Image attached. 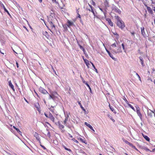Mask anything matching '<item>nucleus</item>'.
Listing matches in <instances>:
<instances>
[{"instance_id": "473e14b6", "label": "nucleus", "mask_w": 155, "mask_h": 155, "mask_svg": "<svg viewBox=\"0 0 155 155\" xmlns=\"http://www.w3.org/2000/svg\"><path fill=\"white\" fill-rule=\"evenodd\" d=\"M67 26V25H63V28L64 29V30L66 31L68 30Z\"/></svg>"}, {"instance_id": "58836bf2", "label": "nucleus", "mask_w": 155, "mask_h": 155, "mask_svg": "<svg viewBox=\"0 0 155 155\" xmlns=\"http://www.w3.org/2000/svg\"><path fill=\"white\" fill-rule=\"evenodd\" d=\"M111 46L114 47H116L117 46L116 43H114Z\"/></svg>"}, {"instance_id": "bb28decb", "label": "nucleus", "mask_w": 155, "mask_h": 155, "mask_svg": "<svg viewBox=\"0 0 155 155\" xmlns=\"http://www.w3.org/2000/svg\"><path fill=\"white\" fill-rule=\"evenodd\" d=\"M58 123H59V128L61 130H62V129H63L64 128V125H63L61 124H60V122L59 121H58Z\"/></svg>"}, {"instance_id": "aec40b11", "label": "nucleus", "mask_w": 155, "mask_h": 155, "mask_svg": "<svg viewBox=\"0 0 155 155\" xmlns=\"http://www.w3.org/2000/svg\"><path fill=\"white\" fill-rule=\"evenodd\" d=\"M140 61L141 62V64L143 66H144L143 63V58L141 57H139Z\"/></svg>"}, {"instance_id": "412c9836", "label": "nucleus", "mask_w": 155, "mask_h": 155, "mask_svg": "<svg viewBox=\"0 0 155 155\" xmlns=\"http://www.w3.org/2000/svg\"><path fill=\"white\" fill-rule=\"evenodd\" d=\"M43 34L45 36L46 38H48L49 35L48 34V33L47 31L43 32Z\"/></svg>"}, {"instance_id": "4be33fe9", "label": "nucleus", "mask_w": 155, "mask_h": 155, "mask_svg": "<svg viewBox=\"0 0 155 155\" xmlns=\"http://www.w3.org/2000/svg\"><path fill=\"white\" fill-rule=\"evenodd\" d=\"M78 45H79L80 48L82 50V51H83L84 53L85 54V52H86V51H85V49L80 44H78Z\"/></svg>"}, {"instance_id": "49530a36", "label": "nucleus", "mask_w": 155, "mask_h": 155, "mask_svg": "<svg viewBox=\"0 0 155 155\" xmlns=\"http://www.w3.org/2000/svg\"><path fill=\"white\" fill-rule=\"evenodd\" d=\"M41 146L43 148V149L44 150H46V148H45V147L44 146L41 145Z\"/></svg>"}, {"instance_id": "f257e3e1", "label": "nucleus", "mask_w": 155, "mask_h": 155, "mask_svg": "<svg viewBox=\"0 0 155 155\" xmlns=\"http://www.w3.org/2000/svg\"><path fill=\"white\" fill-rule=\"evenodd\" d=\"M115 19L117 20L116 23L117 25L121 29L125 27V24L121 18L118 16H115Z\"/></svg>"}, {"instance_id": "a878e982", "label": "nucleus", "mask_w": 155, "mask_h": 155, "mask_svg": "<svg viewBox=\"0 0 155 155\" xmlns=\"http://www.w3.org/2000/svg\"><path fill=\"white\" fill-rule=\"evenodd\" d=\"M143 136L145 139L147 141H150V138L147 136L143 135Z\"/></svg>"}, {"instance_id": "39448f33", "label": "nucleus", "mask_w": 155, "mask_h": 155, "mask_svg": "<svg viewBox=\"0 0 155 155\" xmlns=\"http://www.w3.org/2000/svg\"><path fill=\"white\" fill-rule=\"evenodd\" d=\"M80 77L81 78L82 80V81H83V83L84 84H85L89 88V90H90V92L91 93H92V90H91V87H90L89 85L87 84V82H86V81H85L84 78L81 77V75L80 76Z\"/></svg>"}, {"instance_id": "774afa93", "label": "nucleus", "mask_w": 155, "mask_h": 155, "mask_svg": "<svg viewBox=\"0 0 155 155\" xmlns=\"http://www.w3.org/2000/svg\"><path fill=\"white\" fill-rule=\"evenodd\" d=\"M49 110L51 111L52 112H53V110H52V109H51V108H49Z\"/></svg>"}, {"instance_id": "c03bdc74", "label": "nucleus", "mask_w": 155, "mask_h": 155, "mask_svg": "<svg viewBox=\"0 0 155 155\" xmlns=\"http://www.w3.org/2000/svg\"><path fill=\"white\" fill-rule=\"evenodd\" d=\"M90 63H91L92 64V66H93V67L94 68V69H95V66H94V64H93V63H92V62H90Z\"/></svg>"}, {"instance_id": "864d4df0", "label": "nucleus", "mask_w": 155, "mask_h": 155, "mask_svg": "<svg viewBox=\"0 0 155 155\" xmlns=\"http://www.w3.org/2000/svg\"><path fill=\"white\" fill-rule=\"evenodd\" d=\"M74 141L78 143H79V142L76 140H74Z\"/></svg>"}, {"instance_id": "bf43d9fd", "label": "nucleus", "mask_w": 155, "mask_h": 155, "mask_svg": "<svg viewBox=\"0 0 155 155\" xmlns=\"http://www.w3.org/2000/svg\"><path fill=\"white\" fill-rule=\"evenodd\" d=\"M78 14V17L79 18H81V16H80V14Z\"/></svg>"}, {"instance_id": "0e129e2a", "label": "nucleus", "mask_w": 155, "mask_h": 155, "mask_svg": "<svg viewBox=\"0 0 155 155\" xmlns=\"http://www.w3.org/2000/svg\"><path fill=\"white\" fill-rule=\"evenodd\" d=\"M108 5V3H107V2L106 4V6H107V7H108L109 6Z\"/></svg>"}, {"instance_id": "dca6fc26", "label": "nucleus", "mask_w": 155, "mask_h": 155, "mask_svg": "<svg viewBox=\"0 0 155 155\" xmlns=\"http://www.w3.org/2000/svg\"><path fill=\"white\" fill-rule=\"evenodd\" d=\"M67 23V26L68 27H70V26H72L74 25V23L73 22H71L68 20V21Z\"/></svg>"}, {"instance_id": "a211bd4d", "label": "nucleus", "mask_w": 155, "mask_h": 155, "mask_svg": "<svg viewBox=\"0 0 155 155\" xmlns=\"http://www.w3.org/2000/svg\"><path fill=\"white\" fill-rule=\"evenodd\" d=\"M109 107L110 108V110L113 112L115 114H116V113H117L115 111V110L114 107L112 106H110V104H109Z\"/></svg>"}, {"instance_id": "393cba45", "label": "nucleus", "mask_w": 155, "mask_h": 155, "mask_svg": "<svg viewBox=\"0 0 155 155\" xmlns=\"http://www.w3.org/2000/svg\"><path fill=\"white\" fill-rule=\"evenodd\" d=\"M2 6L3 8L4 9V11L6 12L7 14L9 15H10V14L8 12V11L7 10L6 8H5V6L3 4H2Z\"/></svg>"}, {"instance_id": "6ab92c4d", "label": "nucleus", "mask_w": 155, "mask_h": 155, "mask_svg": "<svg viewBox=\"0 0 155 155\" xmlns=\"http://www.w3.org/2000/svg\"><path fill=\"white\" fill-rule=\"evenodd\" d=\"M34 136L35 137L36 139L39 141L40 140V138H39V136L37 133H35L34 134Z\"/></svg>"}, {"instance_id": "0eeeda50", "label": "nucleus", "mask_w": 155, "mask_h": 155, "mask_svg": "<svg viewBox=\"0 0 155 155\" xmlns=\"http://www.w3.org/2000/svg\"><path fill=\"white\" fill-rule=\"evenodd\" d=\"M49 99H52L53 100H54L55 98H58V96L56 95H54L52 94H49Z\"/></svg>"}, {"instance_id": "69168bd1", "label": "nucleus", "mask_w": 155, "mask_h": 155, "mask_svg": "<svg viewBox=\"0 0 155 155\" xmlns=\"http://www.w3.org/2000/svg\"><path fill=\"white\" fill-rule=\"evenodd\" d=\"M138 78H139V80L140 81V80H141V78H140V76H138Z\"/></svg>"}, {"instance_id": "ea45409f", "label": "nucleus", "mask_w": 155, "mask_h": 155, "mask_svg": "<svg viewBox=\"0 0 155 155\" xmlns=\"http://www.w3.org/2000/svg\"><path fill=\"white\" fill-rule=\"evenodd\" d=\"M52 94H53L54 95H56L57 96V95H58V93H57V92H53Z\"/></svg>"}, {"instance_id": "20e7f679", "label": "nucleus", "mask_w": 155, "mask_h": 155, "mask_svg": "<svg viewBox=\"0 0 155 155\" xmlns=\"http://www.w3.org/2000/svg\"><path fill=\"white\" fill-rule=\"evenodd\" d=\"M39 91L40 92L43 94H48V93L46 90L41 87L39 88Z\"/></svg>"}, {"instance_id": "338daca9", "label": "nucleus", "mask_w": 155, "mask_h": 155, "mask_svg": "<svg viewBox=\"0 0 155 155\" xmlns=\"http://www.w3.org/2000/svg\"><path fill=\"white\" fill-rule=\"evenodd\" d=\"M52 1H53V2H56V3H57V1H56V0H52Z\"/></svg>"}, {"instance_id": "cd10ccee", "label": "nucleus", "mask_w": 155, "mask_h": 155, "mask_svg": "<svg viewBox=\"0 0 155 155\" xmlns=\"http://www.w3.org/2000/svg\"><path fill=\"white\" fill-rule=\"evenodd\" d=\"M13 128L16 130L17 131V132L19 134H20L21 133V132L20 131L19 129L15 127V126H13Z\"/></svg>"}, {"instance_id": "6e6d98bb", "label": "nucleus", "mask_w": 155, "mask_h": 155, "mask_svg": "<svg viewBox=\"0 0 155 155\" xmlns=\"http://www.w3.org/2000/svg\"><path fill=\"white\" fill-rule=\"evenodd\" d=\"M69 136L71 138H72L73 137V136L70 134H69Z\"/></svg>"}, {"instance_id": "f8f14e48", "label": "nucleus", "mask_w": 155, "mask_h": 155, "mask_svg": "<svg viewBox=\"0 0 155 155\" xmlns=\"http://www.w3.org/2000/svg\"><path fill=\"white\" fill-rule=\"evenodd\" d=\"M106 18V21L108 22L109 25L111 26H113V24L112 22L111 19L109 18Z\"/></svg>"}, {"instance_id": "13d9d810", "label": "nucleus", "mask_w": 155, "mask_h": 155, "mask_svg": "<svg viewBox=\"0 0 155 155\" xmlns=\"http://www.w3.org/2000/svg\"><path fill=\"white\" fill-rule=\"evenodd\" d=\"M52 69H53V71H54V72L55 73V74L56 75H57V74H56V72L55 71V70H54V69H53V68H52Z\"/></svg>"}, {"instance_id": "5701e85b", "label": "nucleus", "mask_w": 155, "mask_h": 155, "mask_svg": "<svg viewBox=\"0 0 155 155\" xmlns=\"http://www.w3.org/2000/svg\"><path fill=\"white\" fill-rule=\"evenodd\" d=\"M84 60L85 64L87 66L88 68H89L88 65H90L89 61L87 59H84Z\"/></svg>"}, {"instance_id": "f3484780", "label": "nucleus", "mask_w": 155, "mask_h": 155, "mask_svg": "<svg viewBox=\"0 0 155 155\" xmlns=\"http://www.w3.org/2000/svg\"><path fill=\"white\" fill-rule=\"evenodd\" d=\"M49 23L51 27L52 28V29L53 28H55V25L53 24V23L51 21H49Z\"/></svg>"}, {"instance_id": "a18cd8bd", "label": "nucleus", "mask_w": 155, "mask_h": 155, "mask_svg": "<svg viewBox=\"0 0 155 155\" xmlns=\"http://www.w3.org/2000/svg\"><path fill=\"white\" fill-rule=\"evenodd\" d=\"M121 45L122 47V48H123V49H124V50L125 49V48H124V45L123 43L122 44V45Z\"/></svg>"}, {"instance_id": "f704fd0d", "label": "nucleus", "mask_w": 155, "mask_h": 155, "mask_svg": "<svg viewBox=\"0 0 155 155\" xmlns=\"http://www.w3.org/2000/svg\"><path fill=\"white\" fill-rule=\"evenodd\" d=\"M144 149L146 151H150L151 152V151H150V150H149V149L147 147H144Z\"/></svg>"}, {"instance_id": "37998d69", "label": "nucleus", "mask_w": 155, "mask_h": 155, "mask_svg": "<svg viewBox=\"0 0 155 155\" xmlns=\"http://www.w3.org/2000/svg\"><path fill=\"white\" fill-rule=\"evenodd\" d=\"M127 144H128L129 143H130L128 141H127V140H124V141Z\"/></svg>"}, {"instance_id": "7ed1b4c3", "label": "nucleus", "mask_w": 155, "mask_h": 155, "mask_svg": "<svg viewBox=\"0 0 155 155\" xmlns=\"http://www.w3.org/2000/svg\"><path fill=\"white\" fill-rule=\"evenodd\" d=\"M137 113L138 115L140 117V119H142V115L140 113V108L138 106H136Z\"/></svg>"}, {"instance_id": "052dcab7", "label": "nucleus", "mask_w": 155, "mask_h": 155, "mask_svg": "<svg viewBox=\"0 0 155 155\" xmlns=\"http://www.w3.org/2000/svg\"><path fill=\"white\" fill-rule=\"evenodd\" d=\"M131 33V34H132V35H134V32Z\"/></svg>"}, {"instance_id": "a19ab883", "label": "nucleus", "mask_w": 155, "mask_h": 155, "mask_svg": "<svg viewBox=\"0 0 155 155\" xmlns=\"http://www.w3.org/2000/svg\"><path fill=\"white\" fill-rule=\"evenodd\" d=\"M113 51H114V52L115 54L117 53L120 52H121V51H117V52L115 50H113Z\"/></svg>"}, {"instance_id": "de8ad7c7", "label": "nucleus", "mask_w": 155, "mask_h": 155, "mask_svg": "<svg viewBox=\"0 0 155 155\" xmlns=\"http://www.w3.org/2000/svg\"><path fill=\"white\" fill-rule=\"evenodd\" d=\"M44 115L47 117L48 118V115L46 113H44Z\"/></svg>"}, {"instance_id": "e433bc0d", "label": "nucleus", "mask_w": 155, "mask_h": 155, "mask_svg": "<svg viewBox=\"0 0 155 155\" xmlns=\"http://www.w3.org/2000/svg\"><path fill=\"white\" fill-rule=\"evenodd\" d=\"M65 119L68 120V118L69 117V115L68 114H67L65 115Z\"/></svg>"}, {"instance_id": "c756f323", "label": "nucleus", "mask_w": 155, "mask_h": 155, "mask_svg": "<svg viewBox=\"0 0 155 155\" xmlns=\"http://www.w3.org/2000/svg\"><path fill=\"white\" fill-rule=\"evenodd\" d=\"M152 113H153L151 111H150V112L148 111L147 112L148 115L151 117L152 116Z\"/></svg>"}, {"instance_id": "7c9ffc66", "label": "nucleus", "mask_w": 155, "mask_h": 155, "mask_svg": "<svg viewBox=\"0 0 155 155\" xmlns=\"http://www.w3.org/2000/svg\"><path fill=\"white\" fill-rule=\"evenodd\" d=\"M78 104L80 106L81 108L84 111H85V110L84 109V108L82 107L81 104L80 102H78Z\"/></svg>"}, {"instance_id": "9b49d317", "label": "nucleus", "mask_w": 155, "mask_h": 155, "mask_svg": "<svg viewBox=\"0 0 155 155\" xmlns=\"http://www.w3.org/2000/svg\"><path fill=\"white\" fill-rule=\"evenodd\" d=\"M99 8L100 9L101 11L103 13L104 15V18H106V16L105 15H106V12H107L106 10L105 9H103V8H101L100 7H99Z\"/></svg>"}, {"instance_id": "5fc2aeb1", "label": "nucleus", "mask_w": 155, "mask_h": 155, "mask_svg": "<svg viewBox=\"0 0 155 155\" xmlns=\"http://www.w3.org/2000/svg\"><path fill=\"white\" fill-rule=\"evenodd\" d=\"M80 22L83 25L82 21L81 20V19H80Z\"/></svg>"}, {"instance_id": "2eb2a0df", "label": "nucleus", "mask_w": 155, "mask_h": 155, "mask_svg": "<svg viewBox=\"0 0 155 155\" xmlns=\"http://www.w3.org/2000/svg\"><path fill=\"white\" fill-rule=\"evenodd\" d=\"M8 83L9 86L12 89V90L14 91H15V90L14 88V86L12 84V82H11V81H9L8 82Z\"/></svg>"}, {"instance_id": "1a4fd4ad", "label": "nucleus", "mask_w": 155, "mask_h": 155, "mask_svg": "<svg viewBox=\"0 0 155 155\" xmlns=\"http://www.w3.org/2000/svg\"><path fill=\"white\" fill-rule=\"evenodd\" d=\"M106 49V51H107V53H108V55H109V56L113 59L114 60H115L116 59L115 58H114L113 57V55L110 52V51H109L107 49Z\"/></svg>"}, {"instance_id": "4468645a", "label": "nucleus", "mask_w": 155, "mask_h": 155, "mask_svg": "<svg viewBox=\"0 0 155 155\" xmlns=\"http://www.w3.org/2000/svg\"><path fill=\"white\" fill-rule=\"evenodd\" d=\"M147 9L149 13L151 14H153V10L150 7L147 6Z\"/></svg>"}, {"instance_id": "3c124183", "label": "nucleus", "mask_w": 155, "mask_h": 155, "mask_svg": "<svg viewBox=\"0 0 155 155\" xmlns=\"http://www.w3.org/2000/svg\"><path fill=\"white\" fill-rule=\"evenodd\" d=\"M16 64L17 67L18 68L19 67L18 64L17 62H16Z\"/></svg>"}, {"instance_id": "4c0bfd02", "label": "nucleus", "mask_w": 155, "mask_h": 155, "mask_svg": "<svg viewBox=\"0 0 155 155\" xmlns=\"http://www.w3.org/2000/svg\"><path fill=\"white\" fill-rule=\"evenodd\" d=\"M47 135L49 137V138H50L51 137V135L50 134V132L49 131H48V133L47 134Z\"/></svg>"}, {"instance_id": "c85d7f7f", "label": "nucleus", "mask_w": 155, "mask_h": 155, "mask_svg": "<svg viewBox=\"0 0 155 155\" xmlns=\"http://www.w3.org/2000/svg\"><path fill=\"white\" fill-rule=\"evenodd\" d=\"M128 106L130 107L132 110H133L134 111H136L135 109L134 108V107L132 106L130 104H128Z\"/></svg>"}, {"instance_id": "ddd939ff", "label": "nucleus", "mask_w": 155, "mask_h": 155, "mask_svg": "<svg viewBox=\"0 0 155 155\" xmlns=\"http://www.w3.org/2000/svg\"><path fill=\"white\" fill-rule=\"evenodd\" d=\"M34 105L35 107L37 108V110L39 111L40 107L38 103H35Z\"/></svg>"}, {"instance_id": "423d86ee", "label": "nucleus", "mask_w": 155, "mask_h": 155, "mask_svg": "<svg viewBox=\"0 0 155 155\" xmlns=\"http://www.w3.org/2000/svg\"><path fill=\"white\" fill-rule=\"evenodd\" d=\"M48 118L51 120L53 122H54L55 118L52 115V114L50 112L49 113L48 115Z\"/></svg>"}, {"instance_id": "8fccbe9b", "label": "nucleus", "mask_w": 155, "mask_h": 155, "mask_svg": "<svg viewBox=\"0 0 155 155\" xmlns=\"http://www.w3.org/2000/svg\"><path fill=\"white\" fill-rule=\"evenodd\" d=\"M154 114V116L155 117V110H154V111H153L151 110H150Z\"/></svg>"}, {"instance_id": "2f4dec72", "label": "nucleus", "mask_w": 155, "mask_h": 155, "mask_svg": "<svg viewBox=\"0 0 155 155\" xmlns=\"http://www.w3.org/2000/svg\"><path fill=\"white\" fill-rule=\"evenodd\" d=\"M88 10L89 11H91L92 12V13H93L94 15V16L95 15V13H94V11L93 10V8H91V9H88Z\"/></svg>"}, {"instance_id": "b1692460", "label": "nucleus", "mask_w": 155, "mask_h": 155, "mask_svg": "<svg viewBox=\"0 0 155 155\" xmlns=\"http://www.w3.org/2000/svg\"><path fill=\"white\" fill-rule=\"evenodd\" d=\"M84 139H83L81 138H78V140H79L81 141L82 142L84 143H85V144H86L87 142H86V141L84 140Z\"/></svg>"}, {"instance_id": "c9c22d12", "label": "nucleus", "mask_w": 155, "mask_h": 155, "mask_svg": "<svg viewBox=\"0 0 155 155\" xmlns=\"http://www.w3.org/2000/svg\"><path fill=\"white\" fill-rule=\"evenodd\" d=\"M64 149H65V150H68V151H69L70 152H71V150L70 149L67 148V147H64Z\"/></svg>"}, {"instance_id": "4d7b16f0", "label": "nucleus", "mask_w": 155, "mask_h": 155, "mask_svg": "<svg viewBox=\"0 0 155 155\" xmlns=\"http://www.w3.org/2000/svg\"><path fill=\"white\" fill-rule=\"evenodd\" d=\"M88 4V5L91 8H93V7L91 5H90L89 4Z\"/></svg>"}, {"instance_id": "f03ea898", "label": "nucleus", "mask_w": 155, "mask_h": 155, "mask_svg": "<svg viewBox=\"0 0 155 155\" xmlns=\"http://www.w3.org/2000/svg\"><path fill=\"white\" fill-rule=\"evenodd\" d=\"M112 11H114L116 13L120 14L121 13V11L118 8L114 5H113L112 7Z\"/></svg>"}, {"instance_id": "9d476101", "label": "nucleus", "mask_w": 155, "mask_h": 155, "mask_svg": "<svg viewBox=\"0 0 155 155\" xmlns=\"http://www.w3.org/2000/svg\"><path fill=\"white\" fill-rule=\"evenodd\" d=\"M84 124L89 127L91 130L94 132H95L94 130L93 129V127L90 124L87 123V122H85Z\"/></svg>"}, {"instance_id": "79ce46f5", "label": "nucleus", "mask_w": 155, "mask_h": 155, "mask_svg": "<svg viewBox=\"0 0 155 155\" xmlns=\"http://www.w3.org/2000/svg\"><path fill=\"white\" fill-rule=\"evenodd\" d=\"M128 145L132 147L134 146L133 144L132 143H129Z\"/></svg>"}, {"instance_id": "6e6552de", "label": "nucleus", "mask_w": 155, "mask_h": 155, "mask_svg": "<svg viewBox=\"0 0 155 155\" xmlns=\"http://www.w3.org/2000/svg\"><path fill=\"white\" fill-rule=\"evenodd\" d=\"M141 32L142 35L144 37H146L147 36V35L145 33L144 30V27H143L141 28Z\"/></svg>"}, {"instance_id": "680f3d73", "label": "nucleus", "mask_w": 155, "mask_h": 155, "mask_svg": "<svg viewBox=\"0 0 155 155\" xmlns=\"http://www.w3.org/2000/svg\"><path fill=\"white\" fill-rule=\"evenodd\" d=\"M41 20H42L44 22L45 24V21L44 19L42 18H41Z\"/></svg>"}, {"instance_id": "09e8293b", "label": "nucleus", "mask_w": 155, "mask_h": 155, "mask_svg": "<svg viewBox=\"0 0 155 155\" xmlns=\"http://www.w3.org/2000/svg\"><path fill=\"white\" fill-rule=\"evenodd\" d=\"M132 147L136 150H138L136 147L134 145Z\"/></svg>"}, {"instance_id": "603ef678", "label": "nucleus", "mask_w": 155, "mask_h": 155, "mask_svg": "<svg viewBox=\"0 0 155 155\" xmlns=\"http://www.w3.org/2000/svg\"><path fill=\"white\" fill-rule=\"evenodd\" d=\"M67 120L65 119L64 120V124H66V123Z\"/></svg>"}, {"instance_id": "72a5a7b5", "label": "nucleus", "mask_w": 155, "mask_h": 155, "mask_svg": "<svg viewBox=\"0 0 155 155\" xmlns=\"http://www.w3.org/2000/svg\"><path fill=\"white\" fill-rule=\"evenodd\" d=\"M90 3L91 4L93 5L94 6H95V2L93 0H91L90 1Z\"/></svg>"}, {"instance_id": "e2e57ef3", "label": "nucleus", "mask_w": 155, "mask_h": 155, "mask_svg": "<svg viewBox=\"0 0 155 155\" xmlns=\"http://www.w3.org/2000/svg\"><path fill=\"white\" fill-rule=\"evenodd\" d=\"M152 152H155V148H154V149H153L152 150Z\"/></svg>"}]
</instances>
